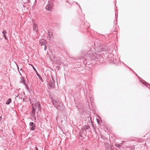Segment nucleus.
Here are the masks:
<instances>
[{
    "mask_svg": "<svg viewBox=\"0 0 150 150\" xmlns=\"http://www.w3.org/2000/svg\"><path fill=\"white\" fill-rule=\"evenodd\" d=\"M3 34V35H4V38H5V39L6 40H7V38L6 37L4 33V32H3L2 33Z\"/></svg>",
    "mask_w": 150,
    "mask_h": 150,
    "instance_id": "obj_11",
    "label": "nucleus"
},
{
    "mask_svg": "<svg viewBox=\"0 0 150 150\" xmlns=\"http://www.w3.org/2000/svg\"><path fill=\"white\" fill-rule=\"evenodd\" d=\"M33 28L34 30H35L36 31H37L38 28L37 25L36 24H34Z\"/></svg>",
    "mask_w": 150,
    "mask_h": 150,
    "instance_id": "obj_7",
    "label": "nucleus"
},
{
    "mask_svg": "<svg viewBox=\"0 0 150 150\" xmlns=\"http://www.w3.org/2000/svg\"><path fill=\"white\" fill-rule=\"evenodd\" d=\"M89 127L88 126H86L84 127V128L86 129H88Z\"/></svg>",
    "mask_w": 150,
    "mask_h": 150,
    "instance_id": "obj_14",
    "label": "nucleus"
},
{
    "mask_svg": "<svg viewBox=\"0 0 150 150\" xmlns=\"http://www.w3.org/2000/svg\"><path fill=\"white\" fill-rule=\"evenodd\" d=\"M32 114L34 115V113L36 112H38L40 109V103L38 102H36L33 104Z\"/></svg>",
    "mask_w": 150,
    "mask_h": 150,
    "instance_id": "obj_1",
    "label": "nucleus"
},
{
    "mask_svg": "<svg viewBox=\"0 0 150 150\" xmlns=\"http://www.w3.org/2000/svg\"><path fill=\"white\" fill-rule=\"evenodd\" d=\"M37 150H38V149Z\"/></svg>",
    "mask_w": 150,
    "mask_h": 150,
    "instance_id": "obj_16",
    "label": "nucleus"
},
{
    "mask_svg": "<svg viewBox=\"0 0 150 150\" xmlns=\"http://www.w3.org/2000/svg\"><path fill=\"white\" fill-rule=\"evenodd\" d=\"M31 65L33 67L34 70H35V72H36V73L37 72V71L36 70V69L34 67L33 65Z\"/></svg>",
    "mask_w": 150,
    "mask_h": 150,
    "instance_id": "obj_12",
    "label": "nucleus"
},
{
    "mask_svg": "<svg viewBox=\"0 0 150 150\" xmlns=\"http://www.w3.org/2000/svg\"><path fill=\"white\" fill-rule=\"evenodd\" d=\"M36 74L37 76H38L39 79L42 82H43V81L42 78L41 77L40 75L37 72Z\"/></svg>",
    "mask_w": 150,
    "mask_h": 150,
    "instance_id": "obj_8",
    "label": "nucleus"
},
{
    "mask_svg": "<svg viewBox=\"0 0 150 150\" xmlns=\"http://www.w3.org/2000/svg\"><path fill=\"white\" fill-rule=\"evenodd\" d=\"M21 82L22 83H24V85H25V80H24V79L22 78H21Z\"/></svg>",
    "mask_w": 150,
    "mask_h": 150,
    "instance_id": "obj_10",
    "label": "nucleus"
},
{
    "mask_svg": "<svg viewBox=\"0 0 150 150\" xmlns=\"http://www.w3.org/2000/svg\"><path fill=\"white\" fill-rule=\"evenodd\" d=\"M44 46H45L44 50H46L47 49V47L46 45H45Z\"/></svg>",
    "mask_w": 150,
    "mask_h": 150,
    "instance_id": "obj_13",
    "label": "nucleus"
},
{
    "mask_svg": "<svg viewBox=\"0 0 150 150\" xmlns=\"http://www.w3.org/2000/svg\"><path fill=\"white\" fill-rule=\"evenodd\" d=\"M11 102V98H9V99H8V100L6 101V104L7 105H8Z\"/></svg>",
    "mask_w": 150,
    "mask_h": 150,
    "instance_id": "obj_9",
    "label": "nucleus"
},
{
    "mask_svg": "<svg viewBox=\"0 0 150 150\" xmlns=\"http://www.w3.org/2000/svg\"><path fill=\"white\" fill-rule=\"evenodd\" d=\"M134 150V149H133V150Z\"/></svg>",
    "mask_w": 150,
    "mask_h": 150,
    "instance_id": "obj_15",
    "label": "nucleus"
},
{
    "mask_svg": "<svg viewBox=\"0 0 150 150\" xmlns=\"http://www.w3.org/2000/svg\"><path fill=\"white\" fill-rule=\"evenodd\" d=\"M29 125L30 129L32 130H34L35 129V127L33 123L31 122L30 123Z\"/></svg>",
    "mask_w": 150,
    "mask_h": 150,
    "instance_id": "obj_4",
    "label": "nucleus"
},
{
    "mask_svg": "<svg viewBox=\"0 0 150 150\" xmlns=\"http://www.w3.org/2000/svg\"><path fill=\"white\" fill-rule=\"evenodd\" d=\"M52 100L53 104L55 106L57 107L59 105V104L60 103V102L57 99L55 98L52 99Z\"/></svg>",
    "mask_w": 150,
    "mask_h": 150,
    "instance_id": "obj_2",
    "label": "nucleus"
},
{
    "mask_svg": "<svg viewBox=\"0 0 150 150\" xmlns=\"http://www.w3.org/2000/svg\"><path fill=\"white\" fill-rule=\"evenodd\" d=\"M52 5L50 4H48L46 6L45 8L48 10L51 11L52 9Z\"/></svg>",
    "mask_w": 150,
    "mask_h": 150,
    "instance_id": "obj_6",
    "label": "nucleus"
},
{
    "mask_svg": "<svg viewBox=\"0 0 150 150\" xmlns=\"http://www.w3.org/2000/svg\"><path fill=\"white\" fill-rule=\"evenodd\" d=\"M46 42L43 39L41 40H40L39 45L42 46V45H46Z\"/></svg>",
    "mask_w": 150,
    "mask_h": 150,
    "instance_id": "obj_5",
    "label": "nucleus"
},
{
    "mask_svg": "<svg viewBox=\"0 0 150 150\" xmlns=\"http://www.w3.org/2000/svg\"><path fill=\"white\" fill-rule=\"evenodd\" d=\"M49 88H53L54 87V82L53 80H51L49 83Z\"/></svg>",
    "mask_w": 150,
    "mask_h": 150,
    "instance_id": "obj_3",
    "label": "nucleus"
}]
</instances>
